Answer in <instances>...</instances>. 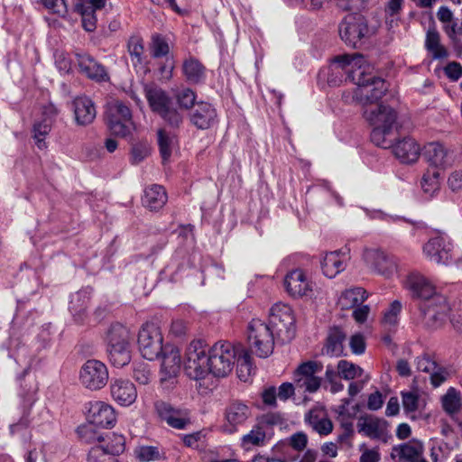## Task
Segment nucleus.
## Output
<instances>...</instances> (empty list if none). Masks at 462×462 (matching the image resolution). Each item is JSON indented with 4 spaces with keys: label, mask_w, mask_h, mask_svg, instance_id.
Returning <instances> with one entry per match:
<instances>
[{
    "label": "nucleus",
    "mask_w": 462,
    "mask_h": 462,
    "mask_svg": "<svg viewBox=\"0 0 462 462\" xmlns=\"http://www.w3.org/2000/svg\"><path fill=\"white\" fill-rule=\"evenodd\" d=\"M357 430L365 437L383 442H386L390 437L388 422L373 415L361 416L357 422Z\"/></svg>",
    "instance_id": "obj_17"
},
{
    "label": "nucleus",
    "mask_w": 462,
    "mask_h": 462,
    "mask_svg": "<svg viewBox=\"0 0 462 462\" xmlns=\"http://www.w3.org/2000/svg\"><path fill=\"white\" fill-rule=\"evenodd\" d=\"M77 10L82 15V25L87 32H93L96 29L97 19L94 10L90 7H85L83 5H77Z\"/></svg>",
    "instance_id": "obj_53"
},
{
    "label": "nucleus",
    "mask_w": 462,
    "mask_h": 462,
    "mask_svg": "<svg viewBox=\"0 0 462 462\" xmlns=\"http://www.w3.org/2000/svg\"><path fill=\"white\" fill-rule=\"evenodd\" d=\"M106 124L112 134L125 137L134 130L130 107L121 100H114L106 105Z\"/></svg>",
    "instance_id": "obj_4"
},
{
    "label": "nucleus",
    "mask_w": 462,
    "mask_h": 462,
    "mask_svg": "<svg viewBox=\"0 0 462 462\" xmlns=\"http://www.w3.org/2000/svg\"><path fill=\"white\" fill-rule=\"evenodd\" d=\"M416 367L419 371L430 373L436 369L437 361L428 354H424L416 358Z\"/></svg>",
    "instance_id": "obj_57"
},
{
    "label": "nucleus",
    "mask_w": 462,
    "mask_h": 462,
    "mask_svg": "<svg viewBox=\"0 0 462 462\" xmlns=\"http://www.w3.org/2000/svg\"><path fill=\"white\" fill-rule=\"evenodd\" d=\"M79 381L85 388L91 391L102 389L108 381L106 365L97 359L86 361L79 371Z\"/></svg>",
    "instance_id": "obj_11"
},
{
    "label": "nucleus",
    "mask_w": 462,
    "mask_h": 462,
    "mask_svg": "<svg viewBox=\"0 0 462 462\" xmlns=\"http://www.w3.org/2000/svg\"><path fill=\"white\" fill-rule=\"evenodd\" d=\"M368 294L362 287H354L342 291L337 304L342 310H349L364 302Z\"/></svg>",
    "instance_id": "obj_33"
},
{
    "label": "nucleus",
    "mask_w": 462,
    "mask_h": 462,
    "mask_svg": "<svg viewBox=\"0 0 462 462\" xmlns=\"http://www.w3.org/2000/svg\"><path fill=\"white\" fill-rule=\"evenodd\" d=\"M152 54L154 58L166 56L170 51V47L166 40L159 34L152 37L151 45Z\"/></svg>",
    "instance_id": "obj_52"
},
{
    "label": "nucleus",
    "mask_w": 462,
    "mask_h": 462,
    "mask_svg": "<svg viewBox=\"0 0 462 462\" xmlns=\"http://www.w3.org/2000/svg\"><path fill=\"white\" fill-rule=\"evenodd\" d=\"M423 156L431 168L438 169L448 162V150L440 143H430L424 147Z\"/></svg>",
    "instance_id": "obj_31"
},
{
    "label": "nucleus",
    "mask_w": 462,
    "mask_h": 462,
    "mask_svg": "<svg viewBox=\"0 0 462 462\" xmlns=\"http://www.w3.org/2000/svg\"><path fill=\"white\" fill-rule=\"evenodd\" d=\"M371 140L372 142L380 147L388 148L391 145V142L387 140V135L390 134L392 130L372 126Z\"/></svg>",
    "instance_id": "obj_56"
},
{
    "label": "nucleus",
    "mask_w": 462,
    "mask_h": 462,
    "mask_svg": "<svg viewBox=\"0 0 462 462\" xmlns=\"http://www.w3.org/2000/svg\"><path fill=\"white\" fill-rule=\"evenodd\" d=\"M133 377L140 384H148L153 377L149 364L144 362L135 364Z\"/></svg>",
    "instance_id": "obj_48"
},
{
    "label": "nucleus",
    "mask_w": 462,
    "mask_h": 462,
    "mask_svg": "<svg viewBox=\"0 0 462 462\" xmlns=\"http://www.w3.org/2000/svg\"><path fill=\"white\" fill-rule=\"evenodd\" d=\"M268 325L282 343H288L295 337V319L288 305L281 303L273 305Z\"/></svg>",
    "instance_id": "obj_7"
},
{
    "label": "nucleus",
    "mask_w": 462,
    "mask_h": 462,
    "mask_svg": "<svg viewBox=\"0 0 462 462\" xmlns=\"http://www.w3.org/2000/svg\"><path fill=\"white\" fill-rule=\"evenodd\" d=\"M406 287L413 298L420 299L423 301L437 294L435 286L419 273H411L408 275Z\"/></svg>",
    "instance_id": "obj_21"
},
{
    "label": "nucleus",
    "mask_w": 462,
    "mask_h": 462,
    "mask_svg": "<svg viewBox=\"0 0 462 462\" xmlns=\"http://www.w3.org/2000/svg\"><path fill=\"white\" fill-rule=\"evenodd\" d=\"M145 97L152 111L164 121L172 129H179L184 121V116L174 106L171 97L161 88L146 86Z\"/></svg>",
    "instance_id": "obj_2"
},
{
    "label": "nucleus",
    "mask_w": 462,
    "mask_h": 462,
    "mask_svg": "<svg viewBox=\"0 0 462 462\" xmlns=\"http://www.w3.org/2000/svg\"><path fill=\"white\" fill-rule=\"evenodd\" d=\"M420 396L416 391L402 392V403L406 413H411L419 408Z\"/></svg>",
    "instance_id": "obj_50"
},
{
    "label": "nucleus",
    "mask_w": 462,
    "mask_h": 462,
    "mask_svg": "<svg viewBox=\"0 0 462 462\" xmlns=\"http://www.w3.org/2000/svg\"><path fill=\"white\" fill-rule=\"evenodd\" d=\"M208 351L202 340H194L188 346L185 359L184 370L186 374L193 380L205 378L208 374Z\"/></svg>",
    "instance_id": "obj_6"
},
{
    "label": "nucleus",
    "mask_w": 462,
    "mask_h": 462,
    "mask_svg": "<svg viewBox=\"0 0 462 462\" xmlns=\"http://www.w3.org/2000/svg\"><path fill=\"white\" fill-rule=\"evenodd\" d=\"M238 354V347L227 341H218L208 350V374L225 377L232 370Z\"/></svg>",
    "instance_id": "obj_3"
},
{
    "label": "nucleus",
    "mask_w": 462,
    "mask_h": 462,
    "mask_svg": "<svg viewBox=\"0 0 462 462\" xmlns=\"http://www.w3.org/2000/svg\"><path fill=\"white\" fill-rule=\"evenodd\" d=\"M323 370V365L318 361L301 363L293 373V381L297 388L305 392H317L322 383V378L316 374Z\"/></svg>",
    "instance_id": "obj_12"
},
{
    "label": "nucleus",
    "mask_w": 462,
    "mask_h": 462,
    "mask_svg": "<svg viewBox=\"0 0 462 462\" xmlns=\"http://www.w3.org/2000/svg\"><path fill=\"white\" fill-rule=\"evenodd\" d=\"M178 105L182 109H192L196 105V94L189 88H185L176 95Z\"/></svg>",
    "instance_id": "obj_51"
},
{
    "label": "nucleus",
    "mask_w": 462,
    "mask_h": 462,
    "mask_svg": "<svg viewBox=\"0 0 462 462\" xmlns=\"http://www.w3.org/2000/svg\"><path fill=\"white\" fill-rule=\"evenodd\" d=\"M451 244L442 236L430 238L423 246V254L430 261L448 265L451 260Z\"/></svg>",
    "instance_id": "obj_19"
},
{
    "label": "nucleus",
    "mask_w": 462,
    "mask_h": 462,
    "mask_svg": "<svg viewBox=\"0 0 462 462\" xmlns=\"http://www.w3.org/2000/svg\"><path fill=\"white\" fill-rule=\"evenodd\" d=\"M79 69L88 79L100 81H107L109 76L106 68L88 54H77Z\"/></svg>",
    "instance_id": "obj_24"
},
{
    "label": "nucleus",
    "mask_w": 462,
    "mask_h": 462,
    "mask_svg": "<svg viewBox=\"0 0 462 462\" xmlns=\"http://www.w3.org/2000/svg\"><path fill=\"white\" fill-rule=\"evenodd\" d=\"M402 303L399 300H393L390 308L384 312L383 322L385 325L395 326L398 323V316L402 310Z\"/></svg>",
    "instance_id": "obj_55"
},
{
    "label": "nucleus",
    "mask_w": 462,
    "mask_h": 462,
    "mask_svg": "<svg viewBox=\"0 0 462 462\" xmlns=\"http://www.w3.org/2000/svg\"><path fill=\"white\" fill-rule=\"evenodd\" d=\"M182 71L186 79L190 83H199L205 77V67L194 58L184 60Z\"/></svg>",
    "instance_id": "obj_37"
},
{
    "label": "nucleus",
    "mask_w": 462,
    "mask_h": 462,
    "mask_svg": "<svg viewBox=\"0 0 462 462\" xmlns=\"http://www.w3.org/2000/svg\"><path fill=\"white\" fill-rule=\"evenodd\" d=\"M162 356L161 372L162 374V381L177 376L180 369V351L173 346H165Z\"/></svg>",
    "instance_id": "obj_29"
},
{
    "label": "nucleus",
    "mask_w": 462,
    "mask_h": 462,
    "mask_svg": "<svg viewBox=\"0 0 462 462\" xmlns=\"http://www.w3.org/2000/svg\"><path fill=\"white\" fill-rule=\"evenodd\" d=\"M98 426L90 422L81 425L78 428L77 433L79 438L86 443L101 442L105 440V438L101 433L98 432Z\"/></svg>",
    "instance_id": "obj_44"
},
{
    "label": "nucleus",
    "mask_w": 462,
    "mask_h": 462,
    "mask_svg": "<svg viewBox=\"0 0 462 462\" xmlns=\"http://www.w3.org/2000/svg\"><path fill=\"white\" fill-rule=\"evenodd\" d=\"M127 49L134 64H140L143 54V40L137 36L131 37L127 43Z\"/></svg>",
    "instance_id": "obj_49"
},
{
    "label": "nucleus",
    "mask_w": 462,
    "mask_h": 462,
    "mask_svg": "<svg viewBox=\"0 0 462 462\" xmlns=\"http://www.w3.org/2000/svg\"><path fill=\"white\" fill-rule=\"evenodd\" d=\"M41 2L53 14L63 15L68 11L65 0H41Z\"/></svg>",
    "instance_id": "obj_60"
},
{
    "label": "nucleus",
    "mask_w": 462,
    "mask_h": 462,
    "mask_svg": "<svg viewBox=\"0 0 462 462\" xmlns=\"http://www.w3.org/2000/svg\"><path fill=\"white\" fill-rule=\"evenodd\" d=\"M189 123L199 130H208L218 124L216 107L208 102H197L189 114Z\"/></svg>",
    "instance_id": "obj_13"
},
{
    "label": "nucleus",
    "mask_w": 462,
    "mask_h": 462,
    "mask_svg": "<svg viewBox=\"0 0 462 462\" xmlns=\"http://www.w3.org/2000/svg\"><path fill=\"white\" fill-rule=\"evenodd\" d=\"M350 348L356 355H361L365 350V338L361 334H356L350 338Z\"/></svg>",
    "instance_id": "obj_64"
},
{
    "label": "nucleus",
    "mask_w": 462,
    "mask_h": 462,
    "mask_svg": "<svg viewBox=\"0 0 462 462\" xmlns=\"http://www.w3.org/2000/svg\"><path fill=\"white\" fill-rule=\"evenodd\" d=\"M237 374L240 380L247 381L253 370L252 358L249 352L242 346H238L237 354Z\"/></svg>",
    "instance_id": "obj_42"
},
{
    "label": "nucleus",
    "mask_w": 462,
    "mask_h": 462,
    "mask_svg": "<svg viewBox=\"0 0 462 462\" xmlns=\"http://www.w3.org/2000/svg\"><path fill=\"white\" fill-rule=\"evenodd\" d=\"M334 63L347 75L356 87L353 99L363 106L371 105L381 99L388 89L387 83L373 73L365 57L358 53L344 54L335 57Z\"/></svg>",
    "instance_id": "obj_1"
},
{
    "label": "nucleus",
    "mask_w": 462,
    "mask_h": 462,
    "mask_svg": "<svg viewBox=\"0 0 462 462\" xmlns=\"http://www.w3.org/2000/svg\"><path fill=\"white\" fill-rule=\"evenodd\" d=\"M306 420L314 431L319 435H328L333 430L332 421L318 411H310L306 416Z\"/></svg>",
    "instance_id": "obj_35"
},
{
    "label": "nucleus",
    "mask_w": 462,
    "mask_h": 462,
    "mask_svg": "<svg viewBox=\"0 0 462 462\" xmlns=\"http://www.w3.org/2000/svg\"><path fill=\"white\" fill-rule=\"evenodd\" d=\"M88 462H119V460L115 457L108 456L99 448H92L88 455Z\"/></svg>",
    "instance_id": "obj_58"
},
{
    "label": "nucleus",
    "mask_w": 462,
    "mask_h": 462,
    "mask_svg": "<svg viewBox=\"0 0 462 462\" xmlns=\"http://www.w3.org/2000/svg\"><path fill=\"white\" fill-rule=\"evenodd\" d=\"M107 439L108 442L105 446L99 445L95 448H99L108 456L115 457L125 451V439L123 435L112 433Z\"/></svg>",
    "instance_id": "obj_41"
},
{
    "label": "nucleus",
    "mask_w": 462,
    "mask_h": 462,
    "mask_svg": "<svg viewBox=\"0 0 462 462\" xmlns=\"http://www.w3.org/2000/svg\"><path fill=\"white\" fill-rule=\"evenodd\" d=\"M363 257L367 266L378 274L390 277L396 272L394 259L380 249H366Z\"/></svg>",
    "instance_id": "obj_16"
},
{
    "label": "nucleus",
    "mask_w": 462,
    "mask_h": 462,
    "mask_svg": "<svg viewBox=\"0 0 462 462\" xmlns=\"http://www.w3.org/2000/svg\"><path fill=\"white\" fill-rule=\"evenodd\" d=\"M113 399L122 405L132 404L137 397L134 384L127 379H116L110 385Z\"/></svg>",
    "instance_id": "obj_25"
},
{
    "label": "nucleus",
    "mask_w": 462,
    "mask_h": 462,
    "mask_svg": "<svg viewBox=\"0 0 462 462\" xmlns=\"http://www.w3.org/2000/svg\"><path fill=\"white\" fill-rule=\"evenodd\" d=\"M73 110L77 125H90L96 118L97 111L94 103L88 97H78L73 101Z\"/></svg>",
    "instance_id": "obj_27"
},
{
    "label": "nucleus",
    "mask_w": 462,
    "mask_h": 462,
    "mask_svg": "<svg viewBox=\"0 0 462 462\" xmlns=\"http://www.w3.org/2000/svg\"><path fill=\"white\" fill-rule=\"evenodd\" d=\"M442 407L453 418L462 411L460 395L455 388H449L442 397Z\"/></svg>",
    "instance_id": "obj_39"
},
{
    "label": "nucleus",
    "mask_w": 462,
    "mask_h": 462,
    "mask_svg": "<svg viewBox=\"0 0 462 462\" xmlns=\"http://www.w3.org/2000/svg\"><path fill=\"white\" fill-rule=\"evenodd\" d=\"M424 324L430 328H438L445 322L450 310L445 296L435 294L420 306Z\"/></svg>",
    "instance_id": "obj_10"
},
{
    "label": "nucleus",
    "mask_w": 462,
    "mask_h": 462,
    "mask_svg": "<svg viewBox=\"0 0 462 462\" xmlns=\"http://www.w3.org/2000/svg\"><path fill=\"white\" fill-rule=\"evenodd\" d=\"M393 152L401 162L412 163L419 159L420 148L414 139L405 137L393 146Z\"/></svg>",
    "instance_id": "obj_26"
},
{
    "label": "nucleus",
    "mask_w": 462,
    "mask_h": 462,
    "mask_svg": "<svg viewBox=\"0 0 462 462\" xmlns=\"http://www.w3.org/2000/svg\"><path fill=\"white\" fill-rule=\"evenodd\" d=\"M88 418L90 422L101 428L111 427L116 421L113 407L100 401L89 403Z\"/></svg>",
    "instance_id": "obj_23"
},
{
    "label": "nucleus",
    "mask_w": 462,
    "mask_h": 462,
    "mask_svg": "<svg viewBox=\"0 0 462 462\" xmlns=\"http://www.w3.org/2000/svg\"><path fill=\"white\" fill-rule=\"evenodd\" d=\"M51 129V120L47 118H44L40 122H36L33 125V138L39 149H42L46 146L44 140Z\"/></svg>",
    "instance_id": "obj_46"
},
{
    "label": "nucleus",
    "mask_w": 462,
    "mask_h": 462,
    "mask_svg": "<svg viewBox=\"0 0 462 462\" xmlns=\"http://www.w3.org/2000/svg\"><path fill=\"white\" fill-rule=\"evenodd\" d=\"M345 334L337 328L330 330L323 353L331 356H339L343 354V341Z\"/></svg>",
    "instance_id": "obj_36"
},
{
    "label": "nucleus",
    "mask_w": 462,
    "mask_h": 462,
    "mask_svg": "<svg viewBox=\"0 0 462 462\" xmlns=\"http://www.w3.org/2000/svg\"><path fill=\"white\" fill-rule=\"evenodd\" d=\"M163 337L159 326L153 322H146L138 334V346L141 355L148 360L158 358L163 352Z\"/></svg>",
    "instance_id": "obj_9"
},
{
    "label": "nucleus",
    "mask_w": 462,
    "mask_h": 462,
    "mask_svg": "<svg viewBox=\"0 0 462 462\" xmlns=\"http://www.w3.org/2000/svg\"><path fill=\"white\" fill-rule=\"evenodd\" d=\"M107 355L113 365L123 367L131 361V346H107Z\"/></svg>",
    "instance_id": "obj_40"
},
{
    "label": "nucleus",
    "mask_w": 462,
    "mask_h": 462,
    "mask_svg": "<svg viewBox=\"0 0 462 462\" xmlns=\"http://www.w3.org/2000/svg\"><path fill=\"white\" fill-rule=\"evenodd\" d=\"M364 117L371 126L392 130L397 120V113L387 105L379 104L374 106H366Z\"/></svg>",
    "instance_id": "obj_15"
},
{
    "label": "nucleus",
    "mask_w": 462,
    "mask_h": 462,
    "mask_svg": "<svg viewBox=\"0 0 462 462\" xmlns=\"http://www.w3.org/2000/svg\"><path fill=\"white\" fill-rule=\"evenodd\" d=\"M134 454L140 462L157 461L163 457L159 448L154 446H140L135 448Z\"/></svg>",
    "instance_id": "obj_45"
},
{
    "label": "nucleus",
    "mask_w": 462,
    "mask_h": 462,
    "mask_svg": "<svg viewBox=\"0 0 462 462\" xmlns=\"http://www.w3.org/2000/svg\"><path fill=\"white\" fill-rule=\"evenodd\" d=\"M424 445L418 439H411L405 443L394 446L391 456L398 462H428L423 456Z\"/></svg>",
    "instance_id": "obj_20"
},
{
    "label": "nucleus",
    "mask_w": 462,
    "mask_h": 462,
    "mask_svg": "<svg viewBox=\"0 0 462 462\" xmlns=\"http://www.w3.org/2000/svg\"><path fill=\"white\" fill-rule=\"evenodd\" d=\"M224 415L223 430L234 433L237 430V427L243 425L251 416V410L244 402L233 401L226 407Z\"/></svg>",
    "instance_id": "obj_18"
},
{
    "label": "nucleus",
    "mask_w": 462,
    "mask_h": 462,
    "mask_svg": "<svg viewBox=\"0 0 462 462\" xmlns=\"http://www.w3.org/2000/svg\"><path fill=\"white\" fill-rule=\"evenodd\" d=\"M337 370L339 375L346 380H353L356 377L362 375L364 370L346 360H340L337 364Z\"/></svg>",
    "instance_id": "obj_47"
},
{
    "label": "nucleus",
    "mask_w": 462,
    "mask_h": 462,
    "mask_svg": "<svg viewBox=\"0 0 462 462\" xmlns=\"http://www.w3.org/2000/svg\"><path fill=\"white\" fill-rule=\"evenodd\" d=\"M174 136L169 134L164 128H161L157 132V142L159 145L160 154L163 162L168 161L171 156L173 149Z\"/></svg>",
    "instance_id": "obj_43"
},
{
    "label": "nucleus",
    "mask_w": 462,
    "mask_h": 462,
    "mask_svg": "<svg viewBox=\"0 0 462 462\" xmlns=\"http://www.w3.org/2000/svg\"><path fill=\"white\" fill-rule=\"evenodd\" d=\"M284 286L287 292L294 298L307 296L312 291L311 282L300 269L293 270L285 276Z\"/></svg>",
    "instance_id": "obj_22"
},
{
    "label": "nucleus",
    "mask_w": 462,
    "mask_h": 462,
    "mask_svg": "<svg viewBox=\"0 0 462 462\" xmlns=\"http://www.w3.org/2000/svg\"><path fill=\"white\" fill-rule=\"evenodd\" d=\"M168 200L167 192L162 185L152 184L148 186L142 198L143 207L151 211H158L164 207Z\"/></svg>",
    "instance_id": "obj_28"
},
{
    "label": "nucleus",
    "mask_w": 462,
    "mask_h": 462,
    "mask_svg": "<svg viewBox=\"0 0 462 462\" xmlns=\"http://www.w3.org/2000/svg\"><path fill=\"white\" fill-rule=\"evenodd\" d=\"M346 259V254L340 251L326 254L321 262L323 273L328 278H334L337 274L345 270Z\"/></svg>",
    "instance_id": "obj_30"
},
{
    "label": "nucleus",
    "mask_w": 462,
    "mask_h": 462,
    "mask_svg": "<svg viewBox=\"0 0 462 462\" xmlns=\"http://www.w3.org/2000/svg\"><path fill=\"white\" fill-rule=\"evenodd\" d=\"M154 405L159 417L170 427L184 430L190 424V416L188 410L175 408L163 401H158Z\"/></svg>",
    "instance_id": "obj_14"
},
{
    "label": "nucleus",
    "mask_w": 462,
    "mask_h": 462,
    "mask_svg": "<svg viewBox=\"0 0 462 462\" xmlns=\"http://www.w3.org/2000/svg\"><path fill=\"white\" fill-rule=\"evenodd\" d=\"M130 330L120 323L112 324L106 334L107 346H131Z\"/></svg>",
    "instance_id": "obj_32"
},
{
    "label": "nucleus",
    "mask_w": 462,
    "mask_h": 462,
    "mask_svg": "<svg viewBox=\"0 0 462 462\" xmlns=\"http://www.w3.org/2000/svg\"><path fill=\"white\" fill-rule=\"evenodd\" d=\"M271 435L258 423L242 438V447L249 449L252 446L262 447L264 446Z\"/></svg>",
    "instance_id": "obj_34"
},
{
    "label": "nucleus",
    "mask_w": 462,
    "mask_h": 462,
    "mask_svg": "<svg viewBox=\"0 0 462 462\" xmlns=\"http://www.w3.org/2000/svg\"><path fill=\"white\" fill-rule=\"evenodd\" d=\"M429 374L430 383L434 387H439L447 381L450 375L449 370L439 363L436 364V369L431 370Z\"/></svg>",
    "instance_id": "obj_54"
},
{
    "label": "nucleus",
    "mask_w": 462,
    "mask_h": 462,
    "mask_svg": "<svg viewBox=\"0 0 462 462\" xmlns=\"http://www.w3.org/2000/svg\"><path fill=\"white\" fill-rule=\"evenodd\" d=\"M338 32L347 46L359 48L369 32L367 21L362 14H349L339 23Z\"/></svg>",
    "instance_id": "obj_8"
},
{
    "label": "nucleus",
    "mask_w": 462,
    "mask_h": 462,
    "mask_svg": "<svg viewBox=\"0 0 462 462\" xmlns=\"http://www.w3.org/2000/svg\"><path fill=\"white\" fill-rule=\"evenodd\" d=\"M274 332L268 324L254 319L248 325V342L251 351L261 358L269 356L274 346Z\"/></svg>",
    "instance_id": "obj_5"
},
{
    "label": "nucleus",
    "mask_w": 462,
    "mask_h": 462,
    "mask_svg": "<svg viewBox=\"0 0 462 462\" xmlns=\"http://www.w3.org/2000/svg\"><path fill=\"white\" fill-rule=\"evenodd\" d=\"M55 64L60 72L69 73L71 69V60L68 55L63 52L55 54Z\"/></svg>",
    "instance_id": "obj_62"
},
{
    "label": "nucleus",
    "mask_w": 462,
    "mask_h": 462,
    "mask_svg": "<svg viewBox=\"0 0 462 462\" xmlns=\"http://www.w3.org/2000/svg\"><path fill=\"white\" fill-rule=\"evenodd\" d=\"M439 170L436 168H430L424 172L420 186L425 194L432 197L439 189Z\"/></svg>",
    "instance_id": "obj_38"
},
{
    "label": "nucleus",
    "mask_w": 462,
    "mask_h": 462,
    "mask_svg": "<svg viewBox=\"0 0 462 462\" xmlns=\"http://www.w3.org/2000/svg\"><path fill=\"white\" fill-rule=\"evenodd\" d=\"M339 430L337 441L340 444L351 446V439L355 434L354 424L339 428Z\"/></svg>",
    "instance_id": "obj_63"
},
{
    "label": "nucleus",
    "mask_w": 462,
    "mask_h": 462,
    "mask_svg": "<svg viewBox=\"0 0 462 462\" xmlns=\"http://www.w3.org/2000/svg\"><path fill=\"white\" fill-rule=\"evenodd\" d=\"M150 153V149L146 144L137 143L133 146L131 151V161L137 164L143 161Z\"/></svg>",
    "instance_id": "obj_59"
},
{
    "label": "nucleus",
    "mask_w": 462,
    "mask_h": 462,
    "mask_svg": "<svg viewBox=\"0 0 462 462\" xmlns=\"http://www.w3.org/2000/svg\"><path fill=\"white\" fill-rule=\"evenodd\" d=\"M446 76L452 81H457L462 77V66L457 61H451L444 69Z\"/></svg>",
    "instance_id": "obj_61"
}]
</instances>
